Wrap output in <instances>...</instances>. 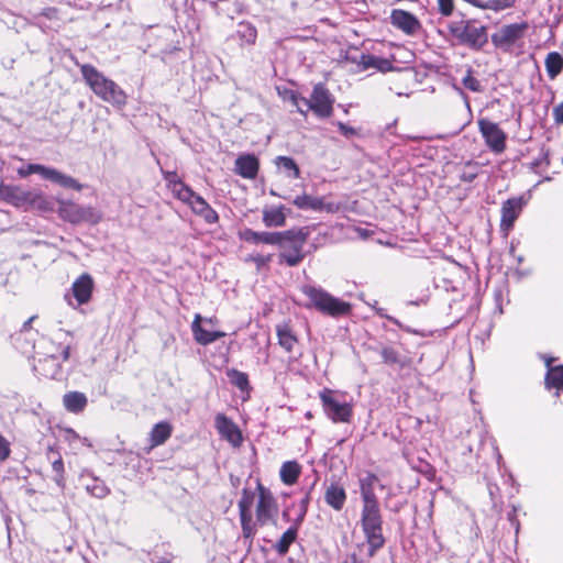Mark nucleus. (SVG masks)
Wrapping results in <instances>:
<instances>
[{
	"label": "nucleus",
	"instance_id": "obj_12",
	"mask_svg": "<svg viewBox=\"0 0 563 563\" xmlns=\"http://www.w3.org/2000/svg\"><path fill=\"white\" fill-rule=\"evenodd\" d=\"M191 330L195 340L201 345L210 344L225 335V332L217 329L214 319H194Z\"/></svg>",
	"mask_w": 563,
	"mask_h": 563
},
{
	"label": "nucleus",
	"instance_id": "obj_55",
	"mask_svg": "<svg viewBox=\"0 0 563 563\" xmlns=\"http://www.w3.org/2000/svg\"><path fill=\"white\" fill-rule=\"evenodd\" d=\"M269 260H271V256H267V257L258 256L255 258V262L258 264H263L265 262H268Z\"/></svg>",
	"mask_w": 563,
	"mask_h": 563
},
{
	"label": "nucleus",
	"instance_id": "obj_53",
	"mask_svg": "<svg viewBox=\"0 0 563 563\" xmlns=\"http://www.w3.org/2000/svg\"><path fill=\"white\" fill-rule=\"evenodd\" d=\"M342 563H364L355 553L347 555Z\"/></svg>",
	"mask_w": 563,
	"mask_h": 563
},
{
	"label": "nucleus",
	"instance_id": "obj_8",
	"mask_svg": "<svg viewBox=\"0 0 563 563\" xmlns=\"http://www.w3.org/2000/svg\"><path fill=\"white\" fill-rule=\"evenodd\" d=\"M528 27L527 22L503 25L492 35V43L504 52H510L523 38Z\"/></svg>",
	"mask_w": 563,
	"mask_h": 563
},
{
	"label": "nucleus",
	"instance_id": "obj_21",
	"mask_svg": "<svg viewBox=\"0 0 563 563\" xmlns=\"http://www.w3.org/2000/svg\"><path fill=\"white\" fill-rule=\"evenodd\" d=\"M292 203L301 210H313V211H328L334 212L338 210V206L332 202H324L323 198L312 197L307 194L297 196Z\"/></svg>",
	"mask_w": 563,
	"mask_h": 563
},
{
	"label": "nucleus",
	"instance_id": "obj_22",
	"mask_svg": "<svg viewBox=\"0 0 563 563\" xmlns=\"http://www.w3.org/2000/svg\"><path fill=\"white\" fill-rule=\"evenodd\" d=\"M345 488L336 482H332L325 487L324 501L334 511H341L346 503Z\"/></svg>",
	"mask_w": 563,
	"mask_h": 563
},
{
	"label": "nucleus",
	"instance_id": "obj_43",
	"mask_svg": "<svg viewBox=\"0 0 563 563\" xmlns=\"http://www.w3.org/2000/svg\"><path fill=\"white\" fill-rule=\"evenodd\" d=\"M26 206H31L38 210H52L51 202L42 192L31 191V198L27 200Z\"/></svg>",
	"mask_w": 563,
	"mask_h": 563
},
{
	"label": "nucleus",
	"instance_id": "obj_33",
	"mask_svg": "<svg viewBox=\"0 0 563 563\" xmlns=\"http://www.w3.org/2000/svg\"><path fill=\"white\" fill-rule=\"evenodd\" d=\"M284 207H272L263 210V222L267 228L284 227L286 223V214Z\"/></svg>",
	"mask_w": 563,
	"mask_h": 563
},
{
	"label": "nucleus",
	"instance_id": "obj_25",
	"mask_svg": "<svg viewBox=\"0 0 563 563\" xmlns=\"http://www.w3.org/2000/svg\"><path fill=\"white\" fill-rule=\"evenodd\" d=\"M241 240L249 243H264L276 245L284 235L280 232H256L251 229H244L239 233Z\"/></svg>",
	"mask_w": 563,
	"mask_h": 563
},
{
	"label": "nucleus",
	"instance_id": "obj_5",
	"mask_svg": "<svg viewBox=\"0 0 563 563\" xmlns=\"http://www.w3.org/2000/svg\"><path fill=\"white\" fill-rule=\"evenodd\" d=\"M284 238L276 244L280 247L279 258L288 266L298 265L303 258V246L309 236L306 228L290 229L280 232Z\"/></svg>",
	"mask_w": 563,
	"mask_h": 563
},
{
	"label": "nucleus",
	"instance_id": "obj_28",
	"mask_svg": "<svg viewBox=\"0 0 563 563\" xmlns=\"http://www.w3.org/2000/svg\"><path fill=\"white\" fill-rule=\"evenodd\" d=\"M544 387L547 390H554V396L560 397L563 390V365H555L547 369Z\"/></svg>",
	"mask_w": 563,
	"mask_h": 563
},
{
	"label": "nucleus",
	"instance_id": "obj_35",
	"mask_svg": "<svg viewBox=\"0 0 563 563\" xmlns=\"http://www.w3.org/2000/svg\"><path fill=\"white\" fill-rule=\"evenodd\" d=\"M278 343L287 352H291L296 343L298 342L291 327L288 322H283L277 325Z\"/></svg>",
	"mask_w": 563,
	"mask_h": 563
},
{
	"label": "nucleus",
	"instance_id": "obj_15",
	"mask_svg": "<svg viewBox=\"0 0 563 563\" xmlns=\"http://www.w3.org/2000/svg\"><path fill=\"white\" fill-rule=\"evenodd\" d=\"M35 354L66 362L70 357V345L41 336L37 342V350Z\"/></svg>",
	"mask_w": 563,
	"mask_h": 563
},
{
	"label": "nucleus",
	"instance_id": "obj_9",
	"mask_svg": "<svg viewBox=\"0 0 563 563\" xmlns=\"http://www.w3.org/2000/svg\"><path fill=\"white\" fill-rule=\"evenodd\" d=\"M451 31L460 43L472 48H482L488 41L486 26L477 25L473 21L463 22Z\"/></svg>",
	"mask_w": 563,
	"mask_h": 563
},
{
	"label": "nucleus",
	"instance_id": "obj_29",
	"mask_svg": "<svg viewBox=\"0 0 563 563\" xmlns=\"http://www.w3.org/2000/svg\"><path fill=\"white\" fill-rule=\"evenodd\" d=\"M378 477L374 473H367L360 479L362 504L379 503L375 494V484Z\"/></svg>",
	"mask_w": 563,
	"mask_h": 563
},
{
	"label": "nucleus",
	"instance_id": "obj_6",
	"mask_svg": "<svg viewBox=\"0 0 563 563\" xmlns=\"http://www.w3.org/2000/svg\"><path fill=\"white\" fill-rule=\"evenodd\" d=\"M319 399L324 415L333 423H351L354 416V408L351 402L339 399L336 390L324 387L319 391Z\"/></svg>",
	"mask_w": 563,
	"mask_h": 563
},
{
	"label": "nucleus",
	"instance_id": "obj_44",
	"mask_svg": "<svg viewBox=\"0 0 563 563\" xmlns=\"http://www.w3.org/2000/svg\"><path fill=\"white\" fill-rule=\"evenodd\" d=\"M278 93L283 98V100L289 101L292 106H295L301 114H307V110H305L302 107L303 98L298 97L292 90L288 89H284L283 91L278 89Z\"/></svg>",
	"mask_w": 563,
	"mask_h": 563
},
{
	"label": "nucleus",
	"instance_id": "obj_11",
	"mask_svg": "<svg viewBox=\"0 0 563 563\" xmlns=\"http://www.w3.org/2000/svg\"><path fill=\"white\" fill-rule=\"evenodd\" d=\"M33 319H27L23 327L11 335L13 347L23 355L32 357L37 350L38 332L32 328Z\"/></svg>",
	"mask_w": 563,
	"mask_h": 563
},
{
	"label": "nucleus",
	"instance_id": "obj_2",
	"mask_svg": "<svg viewBox=\"0 0 563 563\" xmlns=\"http://www.w3.org/2000/svg\"><path fill=\"white\" fill-rule=\"evenodd\" d=\"M360 522L368 545L367 554L373 558L386 543L379 503L362 504Z\"/></svg>",
	"mask_w": 563,
	"mask_h": 563
},
{
	"label": "nucleus",
	"instance_id": "obj_37",
	"mask_svg": "<svg viewBox=\"0 0 563 563\" xmlns=\"http://www.w3.org/2000/svg\"><path fill=\"white\" fill-rule=\"evenodd\" d=\"M47 459L51 461L52 468L55 473L54 481L56 484L62 485L65 479V467L60 453L53 448H49L47 451Z\"/></svg>",
	"mask_w": 563,
	"mask_h": 563
},
{
	"label": "nucleus",
	"instance_id": "obj_54",
	"mask_svg": "<svg viewBox=\"0 0 563 563\" xmlns=\"http://www.w3.org/2000/svg\"><path fill=\"white\" fill-rule=\"evenodd\" d=\"M544 362H545V365H547V368L549 369L550 367H554L555 365H552L553 361L555 360L554 357H550V356H544L543 357Z\"/></svg>",
	"mask_w": 563,
	"mask_h": 563
},
{
	"label": "nucleus",
	"instance_id": "obj_24",
	"mask_svg": "<svg viewBox=\"0 0 563 563\" xmlns=\"http://www.w3.org/2000/svg\"><path fill=\"white\" fill-rule=\"evenodd\" d=\"M173 430L174 428L168 421H159L155 423L148 433L150 446L147 449V453L154 448L167 442L172 437Z\"/></svg>",
	"mask_w": 563,
	"mask_h": 563
},
{
	"label": "nucleus",
	"instance_id": "obj_57",
	"mask_svg": "<svg viewBox=\"0 0 563 563\" xmlns=\"http://www.w3.org/2000/svg\"><path fill=\"white\" fill-rule=\"evenodd\" d=\"M305 416H306V418H307V419H312V417H313V416H312V413H311L310 411L306 412V415H305Z\"/></svg>",
	"mask_w": 563,
	"mask_h": 563
},
{
	"label": "nucleus",
	"instance_id": "obj_59",
	"mask_svg": "<svg viewBox=\"0 0 563 563\" xmlns=\"http://www.w3.org/2000/svg\"><path fill=\"white\" fill-rule=\"evenodd\" d=\"M283 517L288 519V512H287V511H284V512H283Z\"/></svg>",
	"mask_w": 563,
	"mask_h": 563
},
{
	"label": "nucleus",
	"instance_id": "obj_58",
	"mask_svg": "<svg viewBox=\"0 0 563 563\" xmlns=\"http://www.w3.org/2000/svg\"><path fill=\"white\" fill-rule=\"evenodd\" d=\"M271 195H273V196H279V195H278L275 190H273V189L271 190Z\"/></svg>",
	"mask_w": 563,
	"mask_h": 563
},
{
	"label": "nucleus",
	"instance_id": "obj_49",
	"mask_svg": "<svg viewBox=\"0 0 563 563\" xmlns=\"http://www.w3.org/2000/svg\"><path fill=\"white\" fill-rule=\"evenodd\" d=\"M464 86L473 91L479 90V82L472 76H466L463 80Z\"/></svg>",
	"mask_w": 563,
	"mask_h": 563
},
{
	"label": "nucleus",
	"instance_id": "obj_4",
	"mask_svg": "<svg viewBox=\"0 0 563 563\" xmlns=\"http://www.w3.org/2000/svg\"><path fill=\"white\" fill-rule=\"evenodd\" d=\"M166 179L173 195L188 205L197 216L201 217L209 224L218 222L219 216L216 210L201 196L194 192L191 188L179 180L176 174H169Z\"/></svg>",
	"mask_w": 563,
	"mask_h": 563
},
{
	"label": "nucleus",
	"instance_id": "obj_48",
	"mask_svg": "<svg viewBox=\"0 0 563 563\" xmlns=\"http://www.w3.org/2000/svg\"><path fill=\"white\" fill-rule=\"evenodd\" d=\"M439 11L442 15L449 16L454 10L453 0H438Z\"/></svg>",
	"mask_w": 563,
	"mask_h": 563
},
{
	"label": "nucleus",
	"instance_id": "obj_50",
	"mask_svg": "<svg viewBox=\"0 0 563 563\" xmlns=\"http://www.w3.org/2000/svg\"><path fill=\"white\" fill-rule=\"evenodd\" d=\"M553 117L555 122L563 123V101L553 109Z\"/></svg>",
	"mask_w": 563,
	"mask_h": 563
},
{
	"label": "nucleus",
	"instance_id": "obj_18",
	"mask_svg": "<svg viewBox=\"0 0 563 563\" xmlns=\"http://www.w3.org/2000/svg\"><path fill=\"white\" fill-rule=\"evenodd\" d=\"M35 174H40L44 179H48L65 188L80 190L82 186L73 177L60 173L59 170L44 165L35 164Z\"/></svg>",
	"mask_w": 563,
	"mask_h": 563
},
{
	"label": "nucleus",
	"instance_id": "obj_34",
	"mask_svg": "<svg viewBox=\"0 0 563 563\" xmlns=\"http://www.w3.org/2000/svg\"><path fill=\"white\" fill-rule=\"evenodd\" d=\"M58 214L65 221L75 224L80 223L81 206L71 201H60Z\"/></svg>",
	"mask_w": 563,
	"mask_h": 563
},
{
	"label": "nucleus",
	"instance_id": "obj_16",
	"mask_svg": "<svg viewBox=\"0 0 563 563\" xmlns=\"http://www.w3.org/2000/svg\"><path fill=\"white\" fill-rule=\"evenodd\" d=\"M33 371L34 373L46 379H55L62 373V361L57 358L45 357L38 354H33Z\"/></svg>",
	"mask_w": 563,
	"mask_h": 563
},
{
	"label": "nucleus",
	"instance_id": "obj_47",
	"mask_svg": "<svg viewBox=\"0 0 563 563\" xmlns=\"http://www.w3.org/2000/svg\"><path fill=\"white\" fill-rule=\"evenodd\" d=\"M11 455L10 442L0 433V461H5Z\"/></svg>",
	"mask_w": 563,
	"mask_h": 563
},
{
	"label": "nucleus",
	"instance_id": "obj_14",
	"mask_svg": "<svg viewBox=\"0 0 563 563\" xmlns=\"http://www.w3.org/2000/svg\"><path fill=\"white\" fill-rule=\"evenodd\" d=\"M214 427L220 437L233 448H240L243 443L242 431L239 426L224 413H218L214 418Z\"/></svg>",
	"mask_w": 563,
	"mask_h": 563
},
{
	"label": "nucleus",
	"instance_id": "obj_32",
	"mask_svg": "<svg viewBox=\"0 0 563 563\" xmlns=\"http://www.w3.org/2000/svg\"><path fill=\"white\" fill-rule=\"evenodd\" d=\"M300 474L301 465L297 461L284 462L279 471L280 481L288 486L295 485Z\"/></svg>",
	"mask_w": 563,
	"mask_h": 563
},
{
	"label": "nucleus",
	"instance_id": "obj_40",
	"mask_svg": "<svg viewBox=\"0 0 563 563\" xmlns=\"http://www.w3.org/2000/svg\"><path fill=\"white\" fill-rule=\"evenodd\" d=\"M236 34L242 44L252 45L255 43L257 37L256 29L247 22H241L239 24Z\"/></svg>",
	"mask_w": 563,
	"mask_h": 563
},
{
	"label": "nucleus",
	"instance_id": "obj_38",
	"mask_svg": "<svg viewBox=\"0 0 563 563\" xmlns=\"http://www.w3.org/2000/svg\"><path fill=\"white\" fill-rule=\"evenodd\" d=\"M361 65L364 69L375 68L383 73L390 71L393 69V65L389 59L374 55H363L361 57Z\"/></svg>",
	"mask_w": 563,
	"mask_h": 563
},
{
	"label": "nucleus",
	"instance_id": "obj_52",
	"mask_svg": "<svg viewBox=\"0 0 563 563\" xmlns=\"http://www.w3.org/2000/svg\"><path fill=\"white\" fill-rule=\"evenodd\" d=\"M391 320L395 322V324H396V325H398L399 328L404 329V330H405V331H407V332H412V333H415V334L424 335V333H422V332H420V331H418V330H412V329H410V328H406V327H404V325L400 323L399 319H391Z\"/></svg>",
	"mask_w": 563,
	"mask_h": 563
},
{
	"label": "nucleus",
	"instance_id": "obj_51",
	"mask_svg": "<svg viewBox=\"0 0 563 563\" xmlns=\"http://www.w3.org/2000/svg\"><path fill=\"white\" fill-rule=\"evenodd\" d=\"M18 174L21 177H26L30 174H35V164H29L25 167H21L18 169Z\"/></svg>",
	"mask_w": 563,
	"mask_h": 563
},
{
	"label": "nucleus",
	"instance_id": "obj_23",
	"mask_svg": "<svg viewBox=\"0 0 563 563\" xmlns=\"http://www.w3.org/2000/svg\"><path fill=\"white\" fill-rule=\"evenodd\" d=\"M93 289V279L89 274L80 275L71 286L74 298L79 305L89 301Z\"/></svg>",
	"mask_w": 563,
	"mask_h": 563
},
{
	"label": "nucleus",
	"instance_id": "obj_46",
	"mask_svg": "<svg viewBox=\"0 0 563 563\" xmlns=\"http://www.w3.org/2000/svg\"><path fill=\"white\" fill-rule=\"evenodd\" d=\"M309 504H310V490L307 492V494L305 495V497L300 501V514L294 520L295 522H297V525H301L303 522V519H305L306 514L308 511Z\"/></svg>",
	"mask_w": 563,
	"mask_h": 563
},
{
	"label": "nucleus",
	"instance_id": "obj_10",
	"mask_svg": "<svg viewBox=\"0 0 563 563\" xmlns=\"http://www.w3.org/2000/svg\"><path fill=\"white\" fill-rule=\"evenodd\" d=\"M302 107L305 110L312 111L320 118H328L333 111V98L328 89L319 84L316 85L310 99H302Z\"/></svg>",
	"mask_w": 563,
	"mask_h": 563
},
{
	"label": "nucleus",
	"instance_id": "obj_30",
	"mask_svg": "<svg viewBox=\"0 0 563 563\" xmlns=\"http://www.w3.org/2000/svg\"><path fill=\"white\" fill-rule=\"evenodd\" d=\"M63 405L68 412L77 415L86 409L88 399L84 393L68 391L63 396Z\"/></svg>",
	"mask_w": 563,
	"mask_h": 563
},
{
	"label": "nucleus",
	"instance_id": "obj_17",
	"mask_svg": "<svg viewBox=\"0 0 563 563\" xmlns=\"http://www.w3.org/2000/svg\"><path fill=\"white\" fill-rule=\"evenodd\" d=\"M525 205L526 201L521 197L508 199L503 203L500 228L504 231L508 232L512 228Z\"/></svg>",
	"mask_w": 563,
	"mask_h": 563
},
{
	"label": "nucleus",
	"instance_id": "obj_42",
	"mask_svg": "<svg viewBox=\"0 0 563 563\" xmlns=\"http://www.w3.org/2000/svg\"><path fill=\"white\" fill-rule=\"evenodd\" d=\"M515 3L516 0H483L482 4H478V9L499 12L512 8Z\"/></svg>",
	"mask_w": 563,
	"mask_h": 563
},
{
	"label": "nucleus",
	"instance_id": "obj_36",
	"mask_svg": "<svg viewBox=\"0 0 563 563\" xmlns=\"http://www.w3.org/2000/svg\"><path fill=\"white\" fill-rule=\"evenodd\" d=\"M277 169L286 177L296 179L300 176L299 167L296 162L288 156H277L274 161Z\"/></svg>",
	"mask_w": 563,
	"mask_h": 563
},
{
	"label": "nucleus",
	"instance_id": "obj_7",
	"mask_svg": "<svg viewBox=\"0 0 563 563\" xmlns=\"http://www.w3.org/2000/svg\"><path fill=\"white\" fill-rule=\"evenodd\" d=\"M302 292L310 302L322 313L328 314H346L350 313V305L342 301L320 287L306 285Z\"/></svg>",
	"mask_w": 563,
	"mask_h": 563
},
{
	"label": "nucleus",
	"instance_id": "obj_26",
	"mask_svg": "<svg viewBox=\"0 0 563 563\" xmlns=\"http://www.w3.org/2000/svg\"><path fill=\"white\" fill-rule=\"evenodd\" d=\"M258 159L251 154L241 155L235 161V172L243 178L254 179L258 173Z\"/></svg>",
	"mask_w": 563,
	"mask_h": 563
},
{
	"label": "nucleus",
	"instance_id": "obj_3",
	"mask_svg": "<svg viewBox=\"0 0 563 563\" xmlns=\"http://www.w3.org/2000/svg\"><path fill=\"white\" fill-rule=\"evenodd\" d=\"M80 71L86 84L101 100L118 107L126 103L125 92L96 67L85 64L81 65Z\"/></svg>",
	"mask_w": 563,
	"mask_h": 563
},
{
	"label": "nucleus",
	"instance_id": "obj_31",
	"mask_svg": "<svg viewBox=\"0 0 563 563\" xmlns=\"http://www.w3.org/2000/svg\"><path fill=\"white\" fill-rule=\"evenodd\" d=\"M301 525L292 522V525L282 534L278 541L274 544V550L284 556L289 552L290 545L297 540L298 531Z\"/></svg>",
	"mask_w": 563,
	"mask_h": 563
},
{
	"label": "nucleus",
	"instance_id": "obj_56",
	"mask_svg": "<svg viewBox=\"0 0 563 563\" xmlns=\"http://www.w3.org/2000/svg\"><path fill=\"white\" fill-rule=\"evenodd\" d=\"M155 563H170V561H169V560H167V559H164V558H163V559L158 560V561H157V562H155Z\"/></svg>",
	"mask_w": 563,
	"mask_h": 563
},
{
	"label": "nucleus",
	"instance_id": "obj_45",
	"mask_svg": "<svg viewBox=\"0 0 563 563\" xmlns=\"http://www.w3.org/2000/svg\"><path fill=\"white\" fill-rule=\"evenodd\" d=\"M81 222H88L90 224H97L101 221L102 216L101 212L96 210L93 207H81Z\"/></svg>",
	"mask_w": 563,
	"mask_h": 563
},
{
	"label": "nucleus",
	"instance_id": "obj_39",
	"mask_svg": "<svg viewBox=\"0 0 563 563\" xmlns=\"http://www.w3.org/2000/svg\"><path fill=\"white\" fill-rule=\"evenodd\" d=\"M227 376L230 383L236 388H239L241 391L250 390V380L246 373L235 368H230L227 371Z\"/></svg>",
	"mask_w": 563,
	"mask_h": 563
},
{
	"label": "nucleus",
	"instance_id": "obj_27",
	"mask_svg": "<svg viewBox=\"0 0 563 563\" xmlns=\"http://www.w3.org/2000/svg\"><path fill=\"white\" fill-rule=\"evenodd\" d=\"M0 196L5 201L16 207L26 206L27 200L31 198V191H24L14 186H0Z\"/></svg>",
	"mask_w": 563,
	"mask_h": 563
},
{
	"label": "nucleus",
	"instance_id": "obj_41",
	"mask_svg": "<svg viewBox=\"0 0 563 563\" xmlns=\"http://www.w3.org/2000/svg\"><path fill=\"white\" fill-rule=\"evenodd\" d=\"M547 73L551 78L556 77L563 68V58L558 53H550L545 58Z\"/></svg>",
	"mask_w": 563,
	"mask_h": 563
},
{
	"label": "nucleus",
	"instance_id": "obj_1",
	"mask_svg": "<svg viewBox=\"0 0 563 563\" xmlns=\"http://www.w3.org/2000/svg\"><path fill=\"white\" fill-rule=\"evenodd\" d=\"M238 509L242 537L252 543L258 527L276 523L279 507L273 492L258 479L254 492L242 489Z\"/></svg>",
	"mask_w": 563,
	"mask_h": 563
},
{
	"label": "nucleus",
	"instance_id": "obj_20",
	"mask_svg": "<svg viewBox=\"0 0 563 563\" xmlns=\"http://www.w3.org/2000/svg\"><path fill=\"white\" fill-rule=\"evenodd\" d=\"M391 24L408 35L415 34L420 29L418 19L408 11L395 9L390 13Z\"/></svg>",
	"mask_w": 563,
	"mask_h": 563
},
{
	"label": "nucleus",
	"instance_id": "obj_13",
	"mask_svg": "<svg viewBox=\"0 0 563 563\" xmlns=\"http://www.w3.org/2000/svg\"><path fill=\"white\" fill-rule=\"evenodd\" d=\"M478 126L486 145L495 153L504 152L506 147V134L498 124L486 119H481Z\"/></svg>",
	"mask_w": 563,
	"mask_h": 563
},
{
	"label": "nucleus",
	"instance_id": "obj_19",
	"mask_svg": "<svg viewBox=\"0 0 563 563\" xmlns=\"http://www.w3.org/2000/svg\"><path fill=\"white\" fill-rule=\"evenodd\" d=\"M379 354L383 363L391 368L405 369L412 365V358L404 355L393 345H382Z\"/></svg>",
	"mask_w": 563,
	"mask_h": 563
}]
</instances>
